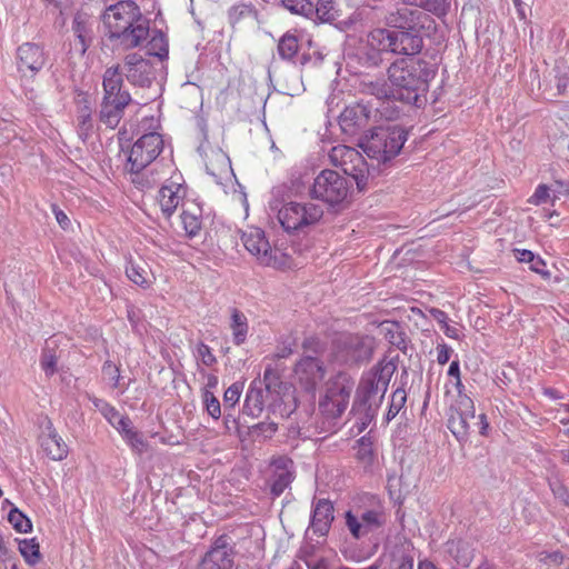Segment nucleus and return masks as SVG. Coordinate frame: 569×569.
Wrapping results in <instances>:
<instances>
[{"label":"nucleus","mask_w":569,"mask_h":569,"mask_svg":"<svg viewBox=\"0 0 569 569\" xmlns=\"http://www.w3.org/2000/svg\"><path fill=\"white\" fill-rule=\"evenodd\" d=\"M123 76L132 86L140 88H149L156 79L150 60L138 53L128 54L122 68L116 66L104 71L99 120L110 129H114L120 123L126 107L132 100L130 93L123 89Z\"/></svg>","instance_id":"1"},{"label":"nucleus","mask_w":569,"mask_h":569,"mask_svg":"<svg viewBox=\"0 0 569 569\" xmlns=\"http://www.w3.org/2000/svg\"><path fill=\"white\" fill-rule=\"evenodd\" d=\"M102 19L109 40L123 50L141 46L150 36V20L131 0L111 4L106 9Z\"/></svg>","instance_id":"2"},{"label":"nucleus","mask_w":569,"mask_h":569,"mask_svg":"<svg viewBox=\"0 0 569 569\" xmlns=\"http://www.w3.org/2000/svg\"><path fill=\"white\" fill-rule=\"evenodd\" d=\"M435 77L429 63L421 59H400L388 69V78L393 86L396 98L419 106L428 91V83Z\"/></svg>","instance_id":"3"},{"label":"nucleus","mask_w":569,"mask_h":569,"mask_svg":"<svg viewBox=\"0 0 569 569\" xmlns=\"http://www.w3.org/2000/svg\"><path fill=\"white\" fill-rule=\"evenodd\" d=\"M159 119L144 117L140 128L144 130L139 139L132 144L128 154L127 168L131 173H139L152 163L164 149L163 136L158 132Z\"/></svg>","instance_id":"4"},{"label":"nucleus","mask_w":569,"mask_h":569,"mask_svg":"<svg viewBox=\"0 0 569 569\" xmlns=\"http://www.w3.org/2000/svg\"><path fill=\"white\" fill-rule=\"evenodd\" d=\"M407 133L399 127H378L360 138L358 146L371 159L387 162L401 151Z\"/></svg>","instance_id":"5"},{"label":"nucleus","mask_w":569,"mask_h":569,"mask_svg":"<svg viewBox=\"0 0 569 569\" xmlns=\"http://www.w3.org/2000/svg\"><path fill=\"white\" fill-rule=\"evenodd\" d=\"M395 370L392 362L379 361L362 375L357 389V400L368 407V411H375L381 405Z\"/></svg>","instance_id":"6"},{"label":"nucleus","mask_w":569,"mask_h":569,"mask_svg":"<svg viewBox=\"0 0 569 569\" xmlns=\"http://www.w3.org/2000/svg\"><path fill=\"white\" fill-rule=\"evenodd\" d=\"M353 387L355 381L345 372L337 373L326 383L325 392L319 400V410L325 419L333 421L343 415Z\"/></svg>","instance_id":"7"},{"label":"nucleus","mask_w":569,"mask_h":569,"mask_svg":"<svg viewBox=\"0 0 569 569\" xmlns=\"http://www.w3.org/2000/svg\"><path fill=\"white\" fill-rule=\"evenodd\" d=\"M322 217V207L309 201L283 203L277 212V219L287 232L306 231L316 226Z\"/></svg>","instance_id":"8"},{"label":"nucleus","mask_w":569,"mask_h":569,"mask_svg":"<svg viewBox=\"0 0 569 569\" xmlns=\"http://www.w3.org/2000/svg\"><path fill=\"white\" fill-rule=\"evenodd\" d=\"M350 181L347 177L335 170H322L315 179L310 194L331 206L341 203L347 199Z\"/></svg>","instance_id":"9"},{"label":"nucleus","mask_w":569,"mask_h":569,"mask_svg":"<svg viewBox=\"0 0 569 569\" xmlns=\"http://www.w3.org/2000/svg\"><path fill=\"white\" fill-rule=\"evenodd\" d=\"M373 351V341L368 336L343 335L335 345L333 359L340 365H358L368 361Z\"/></svg>","instance_id":"10"},{"label":"nucleus","mask_w":569,"mask_h":569,"mask_svg":"<svg viewBox=\"0 0 569 569\" xmlns=\"http://www.w3.org/2000/svg\"><path fill=\"white\" fill-rule=\"evenodd\" d=\"M244 248L268 267L281 268L284 266V254L278 249H272L266 239L264 232L259 228H250L242 234Z\"/></svg>","instance_id":"11"},{"label":"nucleus","mask_w":569,"mask_h":569,"mask_svg":"<svg viewBox=\"0 0 569 569\" xmlns=\"http://www.w3.org/2000/svg\"><path fill=\"white\" fill-rule=\"evenodd\" d=\"M331 162L341 167L347 176L352 177L359 188H362L367 181V167L362 156L353 148L347 146H336L329 153Z\"/></svg>","instance_id":"12"},{"label":"nucleus","mask_w":569,"mask_h":569,"mask_svg":"<svg viewBox=\"0 0 569 569\" xmlns=\"http://www.w3.org/2000/svg\"><path fill=\"white\" fill-rule=\"evenodd\" d=\"M345 519L350 535L359 540L380 529L386 522V515L382 508L377 507L360 512L349 510Z\"/></svg>","instance_id":"13"},{"label":"nucleus","mask_w":569,"mask_h":569,"mask_svg":"<svg viewBox=\"0 0 569 569\" xmlns=\"http://www.w3.org/2000/svg\"><path fill=\"white\" fill-rule=\"evenodd\" d=\"M387 22L393 28L412 31L431 30L435 24L433 19L423 10L401 4L388 14Z\"/></svg>","instance_id":"14"},{"label":"nucleus","mask_w":569,"mask_h":569,"mask_svg":"<svg viewBox=\"0 0 569 569\" xmlns=\"http://www.w3.org/2000/svg\"><path fill=\"white\" fill-rule=\"evenodd\" d=\"M47 60V52L37 43L26 42L17 49L18 71L23 77L33 78L46 66Z\"/></svg>","instance_id":"15"},{"label":"nucleus","mask_w":569,"mask_h":569,"mask_svg":"<svg viewBox=\"0 0 569 569\" xmlns=\"http://www.w3.org/2000/svg\"><path fill=\"white\" fill-rule=\"evenodd\" d=\"M182 213L180 218L186 230V234L189 239H193L201 233L202 230V208L198 202V198L193 191L188 189L183 190L181 197Z\"/></svg>","instance_id":"16"},{"label":"nucleus","mask_w":569,"mask_h":569,"mask_svg":"<svg viewBox=\"0 0 569 569\" xmlns=\"http://www.w3.org/2000/svg\"><path fill=\"white\" fill-rule=\"evenodd\" d=\"M97 20L93 16L84 12H76L72 20V32L76 37L74 50L84 56L96 39Z\"/></svg>","instance_id":"17"},{"label":"nucleus","mask_w":569,"mask_h":569,"mask_svg":"<svg viewBox=\"0 0 569 569\" xmlns=\"http://www.w3.org/2000/svg\"><path fill=\"white\" fill-rule=\"evenodd\" d=\"M77 132L86 141L93 132V102L88 92L77 90L74 98Z\"/></svg>","instance_id":"18"},{"label":"nucleus","mask_w":569,"mask_h":569,"mask_svg":"<svg viewBox=\"0 0 569 569\" xmlns=\"http://www.w3.org/2000/svg\"><path fill=\"white\" fill-rule=\"evenodd\" d=\"M207 172L213 178L222 179L228 174L231 166L229 157L219 147H214L207 139L199 146Z\"/></svg>","instance_id":"19"},{"label":"nucleus","mask_w":569,"mask_h":569,"mask_svg":"<svg viewBox=\"0 0 569 569\" xmlns=\"http://www.w3.org/2000/svg\"><path fill=\"white\" fill-rule=\"evenodd\" d=\"M372 113L373 109L363 103L348 106L340 114V127L343 132L356 134L369 124Z\"/></svg>","instance_id":"20"},{"label":"nucleus","mask_w":569,"mask_h":569,"mask_svg":"<svg viewBox=\"0 0 569 569\" xmlns=\"http://www.w3.org/2000/svg\"><path fill=\"white\" fill-rule=\"evenodd\" d=\"M295 373L299 383L307 390L313 391L326 376L323 363L315 357H303L296 365Z\"/></svg>","instance_id":"21"},{"label":"nucleus","mask_w":569,"mask_h":569,"mask_svg":"<svg viewBox=\"0 0 569 569\" xmlns=\"http://www.w3.org/2000/svg\"><path fill=\"white\" fill-rule=\"evenodd\" d=\"M233 552L227 537H219L200 563V569H232Z\"/></svg>","instance_id":"22"},{"label":"nucleus","mask_w":569,"mask_h":569,"mask_svg":"<svg viewBox=\"0 0 569 569\" xmlns=\"http://www.w3.org/2000/svg\"><path fill=\"white\" fill-rule=\"evenodd\" d=\"M408 29H397L392 31V53L413 56L420 52L423 42L422 38Z\"/></svg>","instance_id":"23"},{"label":"nucleus","mask_w":569,"mask_h":569,"mask_svg":"<svg viewBox=\"0 0 569 569\" xmlns=\"http://www.w3.org/2000/svg\"><path fill=\"white\" fill-rule=\"evenodd\" d=\"M39 439L41 448L52 460H62L67 457L68 446L57 433L50 420L47 422Z\"/></svg>","instance_id":"24"},{"label":"nucleus","mask_w":569,"mask_h":569,"mask_svg":"<svg viewBox=\"0 0 569 569\" xmlns=\"http://www.w3.org/2000/svg\"><path fill=\"white\" fill-rule=\"evenodd\" d=\"M333 520V506L329 500L320 499L312 512L309 530L317 536H325L329 531Z\"/></svg>","instance_id":"25"},{"label":"nucleus","mask_w":569,"mask_h":569,"mask_svg":"<svg viewBox=\"0 0 569 569\" xmlns=\"http://www.w3.org/2000/svg\"><path fill=\"white\" fill-rule=\"evenodd\" d=\"M268 396L260 379H254L247 391L243 412L253 418L259 417L263 411Z\"/></svg>","instance_id":"26"},{"label":"nucleus","mask_w":569,"mask_h":569,"mask_svg":"<svg viewBox=\"0 0 569 569\" xmlns=\"http://www.w3.org/2000/svg\"><path fill=\"white\" fill-rule=\"evenodd\" d=\"M178 183L172 179L168 180V183L163 184L159 190L158 201L162 213L166 218H170L178 207L177 199Z\"/></svg>","instance_id":"27"},{"label":"nucleus","mask_w":569,"mask_h":569,"mask_svg":"<svg viewBox=\"0 0 569 569\" xmlns=\"http://www.w3.org/2000/svg\"><path fill=\"white\" fill-rule=\"evenodd\" d=\"M229 328L232 333V342L236 346H241L247 341L249 323L247 316L242 311L236 308L231 310Z\"/></svg>","instance_id":"28"},{"label":"nucleus","mask_w":569,"mask_h":569,"mask_svg":"<svg viewBox=\"0 0 569 569\" xmlns=\"http://www.w3.org/2000/svg\"><path fill=\"white\" fill-rule=\"evenodd\" d=\"M367 44L377 53L392 52V31L375 29L367 37Z\"/></svg>","instance_id":"29"},{"label":"nucleus","mask_w":569,"mask_h":569,"mask_svg":"<svg viewBox=\"0 0 569 569\" xmlns=\"http://www.w3.org/2000/svg\"><path fill=\"white\" fill-rule=\"evenodd\" d=\"M169 46L163 32L154 30L151 39L147 43V54L157 57L160 61L168 58Z\"/></svg>","instance_id":"30"},{"label":"nucleus","mask_w":569,"mask_h":569,"mask_svg":"<svg viewBox=\"0 0 569 569\" xmlns=\"http://www.w3.org/2000/svg\"><path fill=\"white\" fill-rule=\"evenodd\" d=\"M475 417L449 415L448 428L459 442H466L469 437V420Z\"/></svg>","instance_id":"31"},{"label":"nucleus","mask_w":569,"mask_h":569,"mask_svg":"<svg viewBox=\"0 0 569 569\" xmlns=\"http://www.w3.org/2000/svg\"><path fill=\"white\" fill-rule=\"evenodd\" d=\"M144 262L130 260L126 267L127 277L136 284L146 287L150 283V272Z\"/></svg>","instance_id":"32"},{"label":"nucleus","mask_w":569,"mask_h":569,"mask_svg":"<svg viewBox=\"0 0 569 569\" xmlns=\"http://www.w3.org/2000/svg\"><path fill=\"white\" fill-rule=\"evenodd\" d=\"M283 466H277L271 483V492L274 496H280L291 483L293 477L290 470L286 467V461L280 460Z\"/></svg>","instance_id":"33"},{"label":"nucleus","mask_w":569,"mask_h":569,"mask_svg":"<svg viewBox=\"0 0 569 569\" xmlns=\"http://www.w3.org/2000/svg\"><path fill=\"white\" fill-rule=\"evenodd\" d=\"M382 331L385 338L395 347L400 350L406 349V336L401 330V327L398 322H385L382 323Z\"/></svg>","instance_id":"34"},{"label":"nucleus","mask_w":569,"mask_h":569,"mask_svg":"<svg viewBox=\"0 0 569 569\" xmlns=\"http://www.w3.org/2000/svg\"><path fill=\"white\" fill-rule=\"evenodd\" d=\"M299 50L298 38L290 32L284 33L278 43V53L283 60H292Z\"/></svg>","instance_id":"35"},{"label":"nucleus","mask_w":569,"mask_h":569,"mask_svg":"<svg viewBox=\"0 0 569 569\" xmlns=\"http://www.w3.org/2000/svg\"><path fill=\"white\" fill-rule=\"evenodd\" d=\"M19 551L24 558L26 562L34 566L40 560V547L36 539H23L19 542Z\"/></svg>","instance_id":"36"},{"label":"nucleus","mask_w":569,"mask_h":569,"mask_svg":"<svg viewBox=\"0 0 569 569\" xmlns=\"http://www.w3.org/2000/svg\"><path fill=\"white\" fill-rule=\"evenodd\" d=\"M450 415L476 417L473 400L468 395L457 396L455 402L450 406Z\"/></svg>","instance_id":"37"},{"label":"nucleus","mask_w":569,"mask_h":569,"mask_svg":"<svg viewBox=\"0 0 569 569\" xmlns=\"http://www.w3.org/2000/svg\"><path fill=\"white\" fill-rule=\"evenodd\" d=\"M260 381L262 382V386H264V390L268 395H280L283 383L280 380L279 373L271 366L266 368L263 379Z\"/></svg>","instance_id":"38"},{"label":"nucleus","mask_w":569,"mask_h":569,"mask_svg":"<svg viewBox=\"0 0 569 569\" xmlns=\"http://www.w3.org/2000/svg\"><path fill=\"white\" fill-rule=\"evenodd\" d=\"M363 91L375 96L377 99H397L393 89H391L385 81H371L363 83Z\"/></svg>","instance_id":"39"},{"label":"nucleus","mask_w":569,"mask_h":569,"mask_svg":"<svg viewBox=\"0 0 569 569\" xmlns=\"http://www.w3.org/2000/svg\"><path fill=\"white\" fill-rule=\"evenodd\" d=\"M313 13L323 22L333 21L337 17L335 0H317V3L313 4Z\"/></svg>","instance_id":"40"},{"label":"nucleus","mask_w":569,"mask_h":569,"mask_svg":"<svg viewBox=\"0 0 569 569\" xmlns=\"http://www.w3.org/2000/svg\"><path fill=\"white\" fill-rule=\"evenodd\" d=\"M8 521L18 532L27 533L32 529L31 520L16 507L10 510Z\"/></svg>","instance_id":"41"},{"label":"nucleus","mask_w":569,"mask_h":569,"mask_svg":"<svg viewBox=\"0 0 569 569\" xmlns=\"http://www.w3.org/2000/svg\"><path fill=\"white\" fill-rule=\"evenodd\" d=\"M419 7L426 13L430 12L438 18H442L447 16L450 3L448 0H420Z\"/></svg>","instance_id":"42"},{"label":"nucleus","mask_w":569,"mask_h":569,"mask_svg":"<svg viewBox=\"0 0 569 569\" xmlns=\"http://www.w3.org/2000/svg\"><path fill=\"white\" fill-rule=\"evenodd\" d=\"M286 9L295 14L311 17L313 14V3L310 0H281Z\"/></svg>","instance_id":"43"},{"label":"nucleus","mask_w":569,"mask_h":569,"mask_svg":"<svg viewBox=\"0 0 569 569\" xmlns=\"http://www.w3.org/2000/svg\"><path fill=\"white\" fill-rule=\"evenodd\" d=\"M407 400L406 391L402 388H398L391 395V401L386 416L387 421H391L405 406Z\"/></svg>","instance_id":"44"},{"label":"nucleus","mask_w":569,"mask_h":569,"mask_svg":"<svg viewBox=\"0 0 569 569\" xmlns=\"http://www.w3.org/2000/svg\"><path fill=\"white\" fill-rule=\"evenodd\" d=\"M124 441L128 443V446H130L132 451L139 456L143 455L149 449L148 442L136 429L124 439Z\"/></svg>","instance_id":"45"},{"label":"nucleus","mask_w":569,"mask_h":569,"mask_svg":"<svg viewBox=\"0 0 569 569\" xmlns=\"http://www.w3.org/2000/svg\"><path fill=\"white\" fill-rule=\"evenodd\" d=\"M102 372L106 376H108L109 379L113 382L112 383L113 388L121 389L122 392L128 388V385L120 382L121 377H120L119 368L117 366H114L111 361H106L103 363Z\"/></svg>","instance_id":"46"},{"label":"nucleus","mask_w":569,"mask_h":569,"mask_svg":"<svg viewBox=\"0 0 569 569\" xmlns=\"http://www.w3.org/2000/svg\"><path fill=\"white\" fill-rule=\"evenodd\" d=\"M203 405L207 412L216 420L221 416V407L214 395L208 390L203 392Z\"/></svg>","instance_id":"47"},{"label":"nucleus","mask_w":569,"mask_h":569,"mask_svg":"<svg viewBox=\"0 0 569 569\" xmlns=\"http://www.w3.org/2000/svg\"><path fill=\"white\" fill-rule=\"evenodd\" d=\"M41 368L47 377H51L57 371V357L52 350H43L40 360Z\"/></svg>","instance_id":"48"},{"label":"nucleus","mask_w":569,"mask_h":569,"mask_svg":"<svg viewBox=\"0 0 569 569\" xmlns=\"http://www.w3.org/2000/svg\"><path fill=\"white\" fill-rule=\"evenodd\" d=\"M537 560L542 566H546L547 568H551V567L560 566L563 561V556L559 551H553V552L541 551L537 555Z\"/></svg>","instance_id":"49"},{"label":"nucleus","mask_w":569,"mask_h":569,"mask_svg":"<svg viewBox=\"0 0 569 569\" xmlns=\"http://www.w3.org/2000/svg\"><path fill=\"white\" fill-rule=\"evenodd\" d=\"M194 356L207 367L212 366L217 361L210 347L204 345L203 342L197 343L194 349Z\"/></svg>","instance_id":"50"},{"label":"nucleus","mask_w":569,"mask_h":569,"mask_svg":"<svg viewBox=\"0 0 569 569\" xmlns=\"http://www.w3.org/2000/svg\"><path fill=\"white\" fill-rule=\"evenodd\" d=\"M550 189L547 184H539L532 196L528 199V202L535 206H540L550 201Z\"/></svg>","instance_id":"51"},{"label":"nucleus","mask_w":569,"mask_h":569,"mask_svg":"<svg viewBox=\"0 0 569 569\" xmlns=\"http://www.w3.org/2000/svg\"><path fill=\"white\" fill-rule=\"evenodd\" d=\"M242 392V385L232 383L223 395V401L226 406L233 407L240 399Z\"/></svg>","instance_id":"52"},{"label":"nucleus","mask_w":569,"mask_h":569,"mask_svg":"<svg viewBox=\"0 0 569 569\" xmlns=\"http://www.w3.org/2000/svg\"><path fill=\"white\" fill-rule=\"evenodd\" d=\"M112 427L117 429L123 439H126L134 430L131 419L128 416L122 415Z\"/></svg>","instance_id":"53"},{"label":"nucleus","mask_w":569,"mask_h":569,"mask_svg":"<svg viewBox=\"0 0 569 569\" xmlns=\"http://www.w3.org/2000/svg\"><path fill=\"white\" fill-rule=\"evenodd\" d=\"M253 430L258 431L264 438L272 437L278 430V425L273 421H262L252 427Z\"/></svg>","instance_id":"54"},{"label":"nucleus","mask_w":569,"mask_h":569,"mask_svg":"<svg viewBox=\"0 0 569 569\" xmlns=\"http://www.w3.org/2000/svg\"><path fill=\"white\" fill-rule=\"evenodd\" d=\"M549 485H550L551 491L553 492L555 497L557 499H559L560 501L565 502L566 505H568L569 492H568L567 488L558 480L550 481Z\"/></svg>","instance_id":"55"},{"label":"nucleus","mask_w":569,"mask_h":569,"mask_svg":"<svg viewBox=\"0 0 569 569\" xmlns=\"http://www.w3.org/2000/svg\"><path fill=\"white\" fill-rule=\"evenodd\" d=\"M437 351H438V356H437L438 363L446 365L450 359L452 349L446 343H440L437 347Z\"/></svg>","instance_id":"56"},{"label":"nucleus","mask_w":569,"mask_h":569,"mask_svg":"<svg viewBox=\"0 0 569 569\" xmlns=\"http://www.w3.org/2000/svg\"><path fill=\"white\" fill-rule=\"evenodd\" d=\"M103 413H101L112 426L116 425L117 420L121 417V413L111 405L102 406Z\"/></svg>","instance_id":"57"},{"label":"nucleus","mask_w":569,"mask_h":569,"mask_svg":"<svg viewBox=\"0 0 569 569\" xmlns=\"http://www.w3.org/2000/svg\"><path fill=\"white\" fill-rule=\"evenodd\" d=\"M360 448L358 450V458L363 462H370L372 459V450L368 445H365V438L360 441Z\"/></svg>","instance_id":"58"},{"label":"nucleus","mask_w":569,"mask_h":569,"mask_svg":"<svg viewBox=\"0 0 569 569\" xmlns=\"http://www.w3.org/2000/svg\"><path fill=\"white\" fill-rule=\"evenodd\" d=\"M513 256L519 262L530 263L533 260L535 253L526 249H515Z\"/></svg>","instance_id":"59"},{"label":"nucleus","mask_w":569,"mask_h":569,"mask_svg":"<svg viewBox=\"0 0 569 569\" xmlns=\"http://www.w3.org/2000/svg\"><path fill=\"white\" fill-rule=\"evenodd\" d=\"M52 210L54 212L57 222L60 224V227L62 229H68L70 226V219L68 218V216L62 210H60L57 206H53Z\"/></svg>","instance_id":"60"},{"label":"nucleus","mask_w":569,"mask_h":569,"mask_svg":"<svg viewBox=\"0 0 569 569\" xmlns=\"http://www.w3.org/2000/svg\"><path fill=\"white\" fill-rule=\"evenodd\" d=\"M372 412L373 411H368V407H366L365 417L361 418L359 422L357 421L355 425V428H357L358 433H361L367 428L368 423L370 422V420L372 418Z\"/></svg>","instance_id":"61"},{"label":"nucleus","mask_w":569,"mask_h":569,"mask_svg":"<svg viewBox=\"0 0 569 569\" xmlns=\"http://www.w3.org/2000/svg\"><path fill=\"white\" fill-rule=\"evenodd\" d=\"M545 267V262L539 257L536 256L533 257V260L530 262V269L532 271L548 276L549 273L543 271Z\"/></svg>","instance_id":"62"},{"label":"nucleus","mask_w":569,"mask_h":569,"mask_svg":"<svg viewBox=\"0 0 569 569\" xmlns=\"http://www.w3.org/2000/svg\"><path fill=\"white\" fill-rule=\"evenodd\" d=\"M433 319L442 327L448 323V316L445 311L439 309L431 310Z\"/></svg>","instance_id":"63"},{"label":"nucleus","mask_w":569,"mask_h":569,"mask_svg":"<svg viewBox=\"0 0 569 569\" xmlns=\"http://www.w3.org/2000/svg\"><path fill=\"white\" fill-rule=\"evenodd\" d=\"M448 376L453 378L455 380L461 378L459 361L455 360L450 363L448 369Z\"/></svg>","instance_id":"64"}]
</instances>
